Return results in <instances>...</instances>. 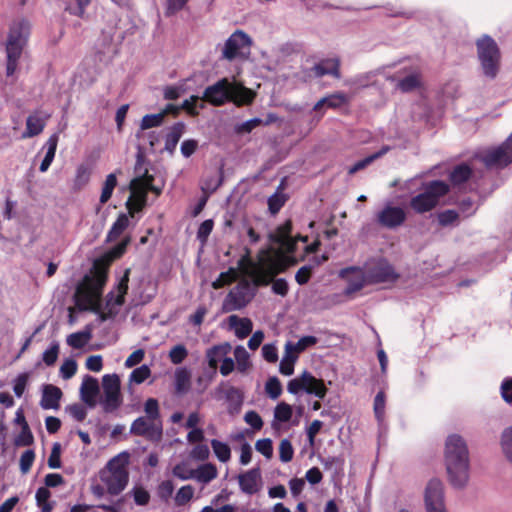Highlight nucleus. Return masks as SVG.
Masks as SVG:
<instances>
[{"label": "nucleus", "instance_id": "obj_7", "mask_svg": "<svg viewBox=\"0 0 512 512\" xmlns=\"http://www.w3.org/2000/svg\"><path fill=\"white\" fill-rule=\"evenodd\" d=\"M30 31V24L26 20H20L10 28L6 44L7 67L6 72L11 76L17 70L18 60L21 56L23 47L27 41Z\"/></svg>", "mask_w": 512, "mask_h": 512}, {"label": "nucleus", "instance_id": "obj_57", "mask_svg": "<svg viewBox=\"0 0 512 512\" xmlns=\"http://www.w3.org/2000/svg\"><path fill=\"white\" fill-rule=\"evenodd\" d=\"M144 411L149 418L153 421H159V405L158 401L154 398H149L144 405Z\"/></svg>", "mask_w": 512, "mask_h": 512}, {"label": "nucleus", "instance_id": "obj_47", "mask_svg": "<svg viewBox=\"0 0 512 512\" xmlns=\"http://www.w3.org/2000/svg\"><path fill=\"white\" fill-rule=\"evenodd\" d=\"M265 392L267 395L275 400L282 393V385L277 377H270L265 384Z\"/></svg>", "mask_w": 512, "mask_h": 512}, {"label": "nucleus", "instance_id": "obj_8", "mask_svg": "<svg viewBox=\"0 0 512 512\" xmlns=\"http://www.w3.org/2000/svg\"><path fill=\"white\" fill-rule=\"evenodd\" d=\"M153 180V176L146 171L142 176L136 177L130 182L131 194L126 202V207L131 216L141 211L146 205L148 191L155 193L156 196L161 194L162 186L153 185Z\"/></svg>", "mask_w": 512, "mask_h": 512}, {"label": "nucleus", "instance_id": "obj_4", "mask_svg": "<svg viewBox=\"0 0 512 512\" xmlns=\"http://www.w3.org/2000/svg\"><path fill=\"white\" fill-rule=\"evenodd\" d=\"M203 99L216 106L228 101L240 106L251 103L254 93L236 81L223 78L205 89Z\"/></svg>", "mask_w": 512, "mask_h": 512}, {"label": "nucleus", "instance_id": "obj_56", "mask_svg": "<svg viewBox=\"0 0 512 512\" xmlns=\"http://www.w3.org/2000/svg\"><path fill=\"white\" fill-rule=\"evenodd\" d=\"M202 100L203 99L198 96H191L190 99L183 102L182 108L187 110L188 113L196 115L198 110L203 108Z\"/></svg>", "mask_w": 512, "mask_h": 512}, {"label": "nucleus", "instance_id": "obj_60", "mask_svg": "<svg viewBox=\"0 0 512 512\" xmlns=\"http://www.w3.org/2000/svg\"><path fill=\"white\" fill-rule=\"evenodd\" d=\"M136 136L140 141V145H144L145 142H147L150 149H153L159 142V135L156 132L146 133L145 131L140 130Z\"/></svg>", "mask_w": 512, "mask_h": 512}, {"label": "nucleus", "instance_id": "obj_6", "mask_svg": "<svg viewBox=\"0 0 512 512\" xmlns=\"http://www.w3.org/2000/svg\"><path fill=\"white\" fill-rule=\"evenodd\" d=\"M477 58L482 75L487 79H495L501 68V52L496 41L483 35L476 41Z\"/></svg>", "mask_w": 512, "mask_h": 512}, {"label": "nucleus", "instance_id": "obj_22", "mask_svg": "<svg viewBox=\"0 0 512 512\" xmlns=\"http://www.w3.org/2000/svg\"><path fill=\"white\" fill-rule=\"evenodd\" d=\"M61 397L62 391L60 388L51 384L44 385L42 388L40 406L45 410H57L60 407Z\"/></svg>", "mask_w": 512, "mask_h": 512}, {"label": "nucleus", "instance_id": "obj_35", "mask_svg": "<svg viewBox=\"0 0 512 512\" xmlns=\"http://www.w3.org/2000/svg\"><path fill=\"white\" fill-rule=\"evenodd\" d=\"M91 339L89 331L72 333L67 337V344L75 349L83 348Z\"/></svg>", "mask_w": 512, "mask_h": 512}, {"label": "nucleus", "instance_id": "obj_41", "mask_svg": "<svg viewBox=\"0 0 512 512\" xmlns=\"http://www.w3.org/2000/svg\"><path fill=\"white\" fill-rule=\"evenodd\" d=\"M386 399L384 392L377 393L374 399L373 410L379 424H382L385 418Z\"/></svg>", "mask_w": 512, "mask_h": 512}, {"label": "nucleus", "instance_id": "obj_12", "mask_svg": "<svg viewBox=\"0 0 512 512\" xmlns=\"http://www.w3.org/2000/svg\"><path fill=\"white\" fill-rule=\"evenodd\" d=\"M103 397L100 404L107 413L116 411L122 404L120 378L117 374H106L102 378Z\"/></svg>", "mask_w": 512, "mask_h": 512}, {"label": "nucleus", "instance_id": "obj_44", "mask_svg": "<svg viewBox=\"0 0 512 512\" xmlns=\"http://www.w3.org/2000/svg\"><path fill=\"white\" fill-rule=\"evenodd\" d=\"M129 225V218L127 215L122 214L120 215L115 223L113 224L110 232H109V239L114 240L117 237L121 235V233L128 227Z\"/></svg>", "mask_w": 512, "mask_h": 512}, {"label": "nucleus", "instance_id": "obj_1", "mask_svg": "<svg viewBox=\"0 0 512 512\" xmlns=\"http://www.w3.org/2000/svg\"><path fill=\"white\" fill-rule=\"evenodd\" d=\"M269 240L278 245V249L269 246L259 251L256 260L245 256L239 261L242 273L251 278L255 285L269 284L277 274L294 265L296 260L289 254L294 251L298 240L306 242L307 237H293L291 222L286 221L269 234Z\"/></svg>", "mask_w": 512, "mask_h": 512}, {"label": "nucleus", "instance_id": "obj_36", "mask_svg": "<svg viewBox=\"0 0 512 512\" xmlns=\"http://www.w3.org/2000/svg\"><path fill=\"white\" fill-rule=\"evenodd\" d=\"M293 415V408L291 405L280 402L274 409V423H285L288 422Z\"/></svg>", "mask_w": 512, "mask_h": 512}, {"label": "nucleus", "instance_id": "obj_10", "mask_svg": "<svg viewBox=\"0 0 512 512\" xmlns=\"http://www.w3.org/2000/svg\"><path fill=\"white\" fill-rule=\"evenodd\" d=\"M369 280L372 284H392L395 283L399 274L393 266L383 258L371 259L363 265Z\"/></svg>", "mask_w": 512, "mask_h": 512}, {"label": "nucleus", "instance_id": "obj_54", "mask_svg": "<svg viewBox=\"0 0 512 512\" xmlns=\"http://www.w3.org/2000/svg\"><path fill=\"white\" fill-rule=\"evenodd\" d=\"M255 449L267 459L273 456V445L269 438L260 439L255 443Z\"/></svg>", "mask_w": 512, "mask_h": 512}, {"label": "nucleus", "instance_id": "obj_28", "mask_svg": "<svg viewBox=\"0 0 512 512\" xmlns=\"http://www.w3.org/2000/svg\"><path fill=\"white\" fill-rule=\"evenodd\" d=\"M499 446L506 461L512 465V426L505 428L501 432Z\"/></svg>", "mask_w": 512, "mask_h": 512}, {"label": "nucleus", "instance_id": "obj_50", "mask_svg": "<svg viewBox=\"0 0 512 512\" xmlns=\"http://www.w3.org/2000/svg\"><path fill=\"white\" fill-rule=\"evenodd\" d=\"M29 373L25 372V373H21L19 374L13 381V391H14V394L20 398L26 387H27V384H28V381H29Z\"/></svg>", "mask_w": 512, "mask_h": 512}, {"label": "nucleus", "instance_id": "obj_51", "mask_svg": "<svg viewBox=\"0 0 512 512\" xmlns=\"http://www.w3.org/2000/svg\"><path fill=\"white\" fill-rule=\"evenodd\" d=\"M188 355L186 347L182 344L175 345L169 352V358L173 364L182 363Z\"/></svg>", "mask_w": 512, "mask_h": 512}, {"label": "nucleus", "instance_id": "obj_15", "mask_svg": "<svg viewBox=\"0 0 512 512\" xmlns=\"http://www.w3.org/2000/svg\"><path fill=\"white\" fill-rule=\"evenodd\" d=\"M339 276L346 282V295H353L370 285L364 266H352L342 269Z\"/></svg>", "mask_w": 512, "mask_h": 512}, {"label": "nucleus", "instance_id": "obj_11", "mask_svg": "<svg viewBox=\"0 0 512 512\" xmlns=\"http://www.w3.org/2000/svg\"><path fill=\"white\" fill-rule=\"evenodd\" d=\"M287 390L294 395L300 391H305L307 394L314 395L319 399H323L328 391L323 380L314 377L308 371H304L298 377L291 379L288 382Z\"/></svg>", "mask_w": 512, "mask_h": 512}, {"label": "nucleus", "instance_id": "obj_32", "mask_svg": "<svg viewBox=\"0 0 512 512\" xmlns=\"http://www.w3.org/2000/svg\"><path fill=\"white\" fill-rule=\"evenodd\" d=\"M51 493L47 487H40L35 494L36 504L41 512H51L54 502L50 501Z\"/></svg>", "mask_w": 512, "mask_h": 512}, {"label": "nucleus", "instance_id": "obj_61", "mask_svg": "<svg viewBox=\"0 0 512 512\" xmlns=\"http://www.w3.org/2000/svg\"><path fill=\"white\" fill-rule=\"evenodd\" d=\"M388 147H385L383 148L381 151H379L378 153H375L371 156H368L366 157L365 159L363 160H360L358 161L357 163H355L350 169H349V172L350 173H355L356 171L360 170V169H363L364 167H366L368 164H370L372 161H374L375 159H377L378 157L384 155L387 151H388Z\"/></svg>", "mask_w": 512, "mask_h": 512}, {"label": "nucleus", "instance_id": "obj_38", "mask_svg": "<svg viewBox=\"0 0 512 512\" xmlns=\"http://www.w3.org/2000/svg\"><path fill=\"white\" fill-rule=\"evenodd\" d=\"M313 71L316 76H323L327 74L337 75L338 63L336 60L329 59L315 65Z\"/></svg>", "mask_w": 512, "mask_h": 512}, {"label": "nucleus", "instance_id": "obj_40", "mask_svg": "<svg viewBox=\"0 0 512 512\" xmlns=\"http://www.w3.org/2000/svg\"><path fill=\"white\" fill-rule=\"evenodd\" d=\"M239 274L238 269L230 268L228 271L222 272L219 277L212 282V287L214 289L222 288L223 286L235 281L239 277Z\"/></svg>", "mask_w": 512, "mask_h": 512}, {"label": "nucleus", "instance_id": "obj_23", "mask_svg": "<svg viewBox=\"0 0 512 512\" xmlns=\"http://www.w3.org/2000/svg\"><path fill=\"white\" fill-rule=\"evenodd\" d=\"M232 346L228 342H224L218 345H215L209 348L206 351V359L209 367L212 369L213 373L216 372L217 367L222 362L225 356L231 353Z\"/></svg>", "mask_w": 512, "mask_h": 512}, {"label": "nucleus", "instance_id": "obj_62", "mask_svg": "<svg viewBox=\"0 0 512 512\" xmlns=\"http://www.w3.org/2000/svg\"><path fill=\"white\" fill-rule=\"evenodd\" d=\"M500 394L507 404L512 405V377H507L502 381Z\"/></svg>", "mask_w": 512, "mask_h": 512}, {"label": "nucleus", "instance_id": "obj_42", "mask_svg": "<svg viewBox=\"0 0 512 512\" xmlns=\"http://www.w3.org/2000/svg\"><path fill=\"white\" fill-rule=\"evenodd\" d=\"M91 175V169L88 165L81 164L76 169V175L74 179V186L78 189L85 186L89 180Z\"/></svg>", "mask_w": 512, "mask_h": 512}, {"label": "nucleus", "instance_id": "obj_5", "mask_svg": "<svg viewBox=\"0 0 512 512\" xmlns=\"http://www.w3.org/2000/svg\"><path fill=\"white\" fill-rule=\"evenodd\" d=\"M128 460V453H120L99 472L100 481L105 485L107 493L117 495L125 489L128 483Z\"/></svg>", "mask_w": 512, "mask_h": 512}, {"label": "nucleus", "instance_id": "obj_58", "mask_svg": "<svg viewBox=\"0 0 512 512\" xmlns=\"http://www.w3.org/2000/svg\"><path fill=\"white\" fill-rule=\"evenodd\" d=\"M77 371V363L73 359H66L60 367V375L63 379H70Z\"/></svg>", "mask_w": 512, "mask_h": 512}, {"label": "nucleus", "instance_id": "obj_43", "mask_svg": "<svg viewBox=\"0 0 512 512\" xmlns=\"http://www.w3.org/2000/svg\"><path fill=\"white\" fill-rule=\"evenodd\" d=\"M165 113L148 114L145 115L140 123V130L145 131L147 129L158 127L163 123Z\"/></svg>", "mask_w": 512, "mask_h": 512}, {"label": "nucleus", "instance_id": "obj_2", "mask_svg": "<svg viewBox=\"0 0 512 512\" xmlns=\"http://www.w3.org/2000/svg\"><path fill=\"white\" fill-rule=\"evenodd\" d=\"M129 274L130 269L127 268L116 287L107 294L103 303L101 296L107 281V272L106 269L96 266L78 284L74 294L76 306L80 310H89L96 313L102 322L114 318L124 304L128 290Z\"/></svg>", "mask_w": 512, "mask_h": 512}, {"label": "nucleus", "instance_id": "obj_59", "mask_svg": "<svg viewBox=\"0 0 512 512\" xmlns=\"http://www.w3.org/2000/svg\"><path fill=\"white\" fill-rule=\"evenodd\" d=\"M210 456L209 447L206 444H197L190 451V457L194 460L205 461Z\"/></svg>", "mask_w": 512, "mask_h": 512}, {"label": "nucleus", "instance_id": "obj_55", "mask_svg": "<svg viewBox=\"0 0 512 512\" xmlns=\"http://www.w3.org/2000/svg\"><path fill=\"white\" fill-rule=\"evenodd\" d=\"M58 354L59 344L53 342L50 347L43 352L42 359L46 365L51 366L56 362Z\"/></svg>", "mask_w": 512, "mask_h": 512}, {"label": "nucleus", "instance_id": "obj_52", "mask_svg": "<svg viewBox=\"0 0 512 512\" xmlns=\"http://www.w3.org/2000/svg\"><path fill=\"white\" fill-rule=\"evenodd\" d=\"M150 374V368L147 365H142L132 371L129 377V381L136 384H141L150 376Z\"/></svg>", "mask_w": 512, "mask_h": 512}, {"label": "nucleus", "instance_id": "obj_16", "mask_svg": "<svg viewBox=\"0 0 512 512\" xmlns=\"http://www.w3.org/2000/svg\"><path fill=\"white\" fill-rule=\"evenodd\" d=\"M425 511L446 505L445 487L439 478H431L423 491Z\"/></svg>", "mask_w": 512, "mask_h": 512}, {"label": "nucleus", "instance_id": "obj_63", "mask_svg": "<svg viewBox=\"0 0 512 512\" xmlns=\"http://www.w3.org/2000/svg\"><path fill=\"white\" fill-rule=\"evenodd\" d=\"M35 459V454L32 450H26L20 457V470L23 474H26Z\"/></svg>", "mask_w": 512, "mask_h": 512}, {"label": "nucleus", "instance_id": "obj_29", "mask_svg": "<svg viewBox=\"0 0 512 512\" xmlns=\"http://www.w3.org/2000/svg\"><path fill=\"white\" fill-rule=\"evenodd\" d=\"M317 342L316 337L314 336H304L300 338L297 342L288 341L285 344L286 350L290 351L295 356L299 357V354L306 350L307 348L315 345Z\"/></svg>", "mask_w": 512, "mask_h": 512}, {"label": "nucleus", "instance_id": "obj_9", "mask_svg": "<svg viewBox=\"0 0 512 512\" xmlns=\"http://www.w3.org/2000/svg\"><path fill=\"white\" fill-rule=\"evenodd\" d=\"M448 191V185L443 181H433L425 191L411 199L410 206L417 213H424L433 209L440 197Z\"/></svg>", "mask_w": 512, "mask_h": 512}, {"label": "nucleus", "instance_id": "obj_19", "mask_svg": "<svg viewBox=\"0 0 512 512\" xmlns=\"http://www.w3.org/2000/svg\"><path fill=\"white\" fill-rule=\"evenodd\" d=\"M406 218V213L401 207L386 205L378 214L379 223L387 228L400 226Z\"/></svg>", "mask_w": 512, "mask_h": 512}, {"label": "nucleus", "instance_id": "obj_48", "mask_svg": "<svg viewBox=\"0 0 512 512\" xmlns=\"http://www.w3.org/2000/svg\"><path fill=\"white\" fill-rule=\"evenodd\" d=\"M193 470L188 462L183 461L173 468V475L181 480H189L193 477Z\"/></svg>", "mask_w": 512, "mask_h": 512}, {"label": "nucleus", "instance_id": "obj_33", "mask_svg": "<svg viewBox=\"0 0 512 512\" xmlns=\"http://www.w3.org/2000/svg\"><path fill=\"white\" fill-rule=\"evenodd\" d=\"M191 374L186 368H177L175 371V388L177 392H185L190 386Z\"/></svg>", "mask_w": 512, "mask_h": 512}, {"label": "nucleus", "instance_id": "obj_34", "mask_svg": "<svg viewBox=\"0 0 512 512\" xmlns=\"http://www.w3.org/2000/svg\"><path fill=\"white\" fill-rule=\"evenodd\" d=\"M211 447L217 459L220 462L226 463L231 458V449L228 444L219 440L213 439L211 441Z\"/></svg>", "mask_w": 512, "mask_h": 512}, {"label": "nucleus", "instance_id": "obj_13", "mask_svg": "<svg viewBox=\"0 0 512 512\" xmlns=\"http://www.w3.org/2000/svg\"><path fill=\"white\" fill-rule=\"evenodd\" d=\"M252 39L241 30L235 31L226 40L222 55L227 60L236 58H247L250 54Z\"/></svg>", "mask_w": 512, "mask_h": 512}, {"label": "nucleus", "instance_id": "obj_49", "mask_svg": "<svg viewBox=\"0 0 512 512\" xmlns=\"http://www.w3.org/2000/svg\"><path fill=\"white\" fill-rule=\"evenodd\" d=\"M294 449L288 439H282L279 444V458L282 462L287 463L293 459Z\"/></svg>", "mask_w": 512, "mask_h": 512}, {"label": "nucleus", "instance_id": "obj_3", "mask_svg": "<svg viewBox=\"0 0 512 512\" xmlns=\"http://www.w3.org/2000/svg\"><path fill=\"white\" fill-rule=\"evenodd\" d=\"M443 460L449 483L456 488L465 487L470 479V451L466 439L449 434L444 441Z\"/></svg>", "mask_w": 512, "mask_h": 512}, {"label": "nucleus", "instance_id": "obj_46", "mask_svg": "<svg viewBox=\"0 0 512 512\" xmlns=\"http://www.w3.org/2000/svg\"><path fill=\"white\" fill-rule=\"evenodd\" d=\"M194 495V488L191 485L182 486L174 497L175 504L182 506L187 504Z\"/></svg>", "mask_w": 512, "mask_h": 512}, {"label": "nucleus", "instance_id": "obj_21", "mask_svg": "<svg viewBox=\"0 0 512 512\" xmlns=\"http://www.w3.org/2000/svg\"><path fill=\"white\" fill-rule=\"evenodd\" d=\"M99 393V383L96 378L92 376L86 375L82 380V384L80 387V397L81 400L93 408L96 406V399Z\"/></svg>", "mask_w": 512, "mask_h": 512}, {"label": "nucleus", "instance_id": "obj_17", "mask_svg": "<svg viewBox=\"0 0 512 512\" xmlns=\"http://www.w3.org/2000/svg\"><path fill=\"white\" fill-rule=\"evenodd\" d=\"M131 433L144 436L152 441H159L162 437V426L160 421L139 417L132 423Z\"/></svg>", "mask_w": 512, "mask_h": 512}, {"label": "nucleus", "instance_id": "obj_64", "mask_svg": "<svg viewBox=\"0 0 512 512\" xmlns=\"http://www.w3.org/2000/svg\"><path fill=\"white\" fill-rule=\"evenodd\" d=\"M74 5H70L67 9L69 12L78 17H84L85 10L91 3V0H74Z\"/></svg>", "mask_w": 512, "mask_h": 512}, {"label": "nucleus", "instance_id": "obj_27", "mask_svg": "<svg viewBox=\"0 0 512 512\" xmlns=\"http://www.w3.org/2000/svg\"><path fill=\"white\" fill-rule=\"evenodd\" d=\"M184 131L185 124L183 122H178L174 124L166 135L165 150H167L169 153H173L176 149V146L180 138L184 134Z\"/></svg>", "mask_w": 512, "mask_h": 512}, {"label": "nucleus", "instance_id": "obj_53", "mask_svg": "<svg viewBox=\"0 0 512 512\" xmlns=\"http://www.w3.org/2000/svg\"><path fill=\"white\" fill-rule=\"evenodd\" d=\"M470 174L471 169L467 165H459L451 173V180L456 184H460L467 180Z\"/></svg>", "mask_w": 512, "mask_h": 512}, {"label": "nucleus", "instance_id": "obj_45", "mask_svg": "<svg viewBox=\"0 0 512 512\" xmlns=\"http://www.w3.org/2000/svg\"><path fill=\"white\" fill-rule=\"evenodd\" d=\"M344 102H346V97L342 94H336V95H331L329 97H325V98H322L321 100H319L315 106H314V110H320L323 106H328V107H338L340 106L341 104H343Z\"/></svg>", "mask_w": 512, "mask_h": 512}, {"label": "nucleus", "instance_id": "obj_37", "mask_svg": "<svg viewBox=\"0 0 512 512\" xmlns=\"http://www.w3.org/2000/svg\"><path fill=\"white\" fill-rule=\"evenodd\" d=\"M297 359H298L297 356H295L290 351L285 349L284 355H283L280 365H279L280 373L285 376L292 375L294 372V365H295Z\"/></svg>", "mask_w": 512, "mask_h": 512}, {"label": "nucleus", "instance_id": "obj_31", "mask_svg": "<svg viewBox=\"0 0 512 512\" xmlns=\"http://www.w3.org/2000/svg\"><path fill=\"white\" fill-rule=\"evenodd\" d=\"M117 186V176L116 173H110L106 176L99 198V204L103 205L109 201L111 198L115 187Z\"/></svg>", "mask_w": 512, "mask_h": 512}, {"label": "nucleus", "instance_id": "obj_39", "mask_svg": "<svg viewBox=\"0 0 512 512\" xmlns=\"http://www.w3.org/2000/svg\"><path fill=\"white\" fill-rule=\"evenodd\" d=\"M276 120V117L274 115H269L267 120L266 121H263L262 119L260 118H253V119H249L243 123H241L238 127H237V131L239 133H249L251 132L253 129H255L256 127L262 125V124H269V123H272Z\"/></svg>", "mask_w": 512, "mask_h": 512}, {"label": "nucleus", "instance_id": "obj_24", "mask_svg": "<svg viewBox=\"0 0 512 512\" xmlns=\"http://www.w3.org/2000/svg\"><path fill=\"white\" fill-rule=\"evenodd\" d=\"M48 117H49V115H46V114H43L40 112H35V113L31 114L27 118L26 130L23 133L22 137L30 138V137L40 134L46 125V121H47Z\"/></svg>", "mask_w": 512, "mask_h": 512}, {"label": "nucleus", "instance_id": "obj_20", "mask_svg": "<svg viewBox=\"0 0 512 512\" xmlns=\"http://www.w3.org/2000/svg\"><path fill=\"white\" fill-rule=\"evenodd\" d=\"M240 489L243 493L252 495L262 487V478L258 469H251L238 476Z\"/></svg>", "mask_w": 512, "mask_h": 512}, {"label": "nucleus", "instance_id": "obj_26", "mask_svg": "<svg viewBox=\"0 0 512 512\" xmlns=\"http://www.w3.org/2000/svg\"><path fill=\"white\" fill-rule=\"evenodd\" d=\"M217 475L218 471L216 466L212 463H205L193 470V477L191 479L207 484L214 480Z\"/></svg>", "mask_w": 512, "mask_h": 512}, {"label": "nucleus", "instance_id": "obj_25", "mask_svg": "<svg viewBox=\"0 0 512 512\" xmlns=\"http://www.w3.org/2000/svg\"><path fill=\"white\" fill-rule=\"evenodd\" d=\"M228 324L231 329L234 330L235 335L239 339L247 337L253 328L252 321L248 318H240L237 315H231L228 317Z\"/></svg>", "mask_w": 512, "mask_h": 512}, {"label": "nucleus", "instance_id": "obj_14", "mask_svg": "<svg viewBox=\"0 0 512 512\" xmlns=\"http://www.w3.org/2000/svg\"><path fill=\"white\" fill-rule=\"evenodd\" d=\"M253 294L247 280H242L233 288L223 301L224 312H232L245 307L251 300Z\"/></svg>", "mask_w": 512, "mask_h": 512}, {"label": "nucleus", "instance_id": "obj_30", "mask_svg": "<svg viewBox=\"0 0 512 512\" xmlns=\"http://www.w3.org/2000/svg\"><path fill=\"white\" fill-rule=\"evenodd\" d=\"M234 358L236 368L239 372L244 373L250 369V355L244 346L238 345L235 347Z\"/></svg>", "mask_w": 512, "mask_h": 512}, {"label": "nucleus", "instance_id": "obj_18", "mask_svg": "<svg viewBox=\"0 0 512 512\" xmlns=\"http://www.w3.org/2000/svg\"><path fill=\"white\" fill-rule=\"evenodd\" d=\"M397 81V88L402 92H410L418 88L421 84V75L418 68L413 66H404L397 71L393 78Z\"/></svg>", "mask_w": 512, "mask_h": 512}]
</instances>
